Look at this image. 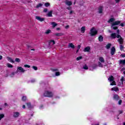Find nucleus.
<instances>
[{
  "instance_id": "nucleus-1",
  "label": "nucleus",
  "mask_w": 125,
  "mask_h": 125,
  "mask_svg": "<svg viewBox=\"0 0 125 125\" xmlns=\"http://www.w3.org/2000/svg\"><path fill=\"white\" fill-rule=\"evenodd\" d=\"M120 24L121 21H116L113 22L111 24V29H113V30H117L118 29V27L115 26L120 25Z\"/></svg>"
},
{
  "instance_id": "nucleus-2",
  "label": "nucleus",
  "mask_w": 125,
  "mask_h": 125,
  "mask_svg": "<svg viewBox=\"0 0 125 125\" xmlns=\"http://www.w3.org/2000/svg\"><path fill=\"white\" fill-rule=\"evenodd\" d=\"M43 95L44 97H52L53 96L52 92L49 91H45Z\"/></svg>"
},
{
  "instance_id": "nucleus-3",
  "label": "nucleus",
  "mask_w": 125,
  "mask_h": 125,
  "mask_svg": "<svg viewBox=\"0 0 125 125\" xmlns=\"http://www.w3.org/2000/svg\"><path fill=\"white\" fill-rule=\"evenodd\" d=\"M98 33V31L95 29V27H92L90 30V35L91 36H96Z\"/></svg>"
},
{
  "instance_id": "nucleus-4",
  "label": "nucleus",
  "mask_w": 125,
  "mask_h": 125,
  "mask_svg": "<svg viewBox=\"0 0 125 125\" xmlns=\"http://www.w3.org/2000/svg\"><path fill=\"white\" fill-rule=\"evenodd\" d=\"M115 79L113 76H110V85H117L116 83V82L114 81Z\"/></svg>"
},
{
  "instance_id": "nucleus-5",
  "label": "nucleus",
  "mask_w": 125,
  "mask_h": 125,
  "mask_svg": "<svg viewBox=\"0 0 125 125\" xmlns=\"http://www.w3.org/2000/svg\"><path fill=\"white\" fill-rule=\"evenodd\" d=\"M17 71L19 73H24L26 71V70L25 69H24V68H23V67H22L21 66H19L18 68Z\"/></svg>"
},
{
  "instance_id": "nucleus-6",
  "label": "nucleus",
  "mask_w": 125,
  "mask_h": 125,
  "mask_svg": "<svg viewBox=\"0 0 125 125\" xmlns=\"http://www.w3.org/2000/svg\"><path fill=\"white\" fill-rule=\"evenodd\" d=\"M115 52H116V48L114 46L111 47L110 49V54L111 55L113 56L115 54Z\"/></svg>"
},
{
  "instance_id": "nucleus-7",
  "label": "nucleus",
  "mask_w": 125,
  "mask_h": 125,
  "mask_svg": "<svg viewBox=\"0 0 125 125\" xmlns=\"http://www.w3.org/2000/svg\"><path fill=\"white\" fill-rule=\"evenodd\" d=\"M64 2L65 4L68 5V6H71V5L73 4L72 1H69L68 0H65V1Z\"/></svg>"
},
{
  "instance_id": "nucleus-8",
  "label": "nucleus",
  "mask_w": 125,
  "mask_h": 125,
  "mask_svg": "<svg viewBox=\"0 0 125 125\" xmlns=\"http://www.w3.org/2000/svg\"><path fill=\"white\" fill-rule=\"evenodd\" d=\"M36 19H37V20H38L39 21H40V22H42L45 20V19L44 18H41V17L40 16H36Z\"/></svg>"
},
{
  "instance_id": "nucleus-9",
  "label": "nucleus",
  "mask_w": 125,
  "mask_h": 125,
  "mask_svg": "<svg viewBox=\"0 0 125 125\" xmlns=\"http://www.w3.org/2000/svg\"><path fill=\"white\" fill-rule=\"evenodd\" d=\"M83 51L84 52H89V51H90V46L85 47L84 48Z\"/></svg>"
},
{
  "instance_id": "nucleus-10",
  "label": "nucleus",
  "mask_w": 125,
  "mask_h": 125,
  "mask_svg": "<svg viewBox=\"0 0 125 125\" xmlns=\"http://www.w3.org/2000/svg\"><path fill=\"white\" fill-rule=\"evenodd\" d=\"M13 117L14 118H18L20 115V113L18 112H15L13 113Z\"/></svg>"
},
{
  "instance_id": "nucleus-11",
  "label": "nucleus",
  "mask_w": 125,
  "mask_h": 125,
  "mask_svg": "<svg viewBox=\"0 0 125 125\" xmlns=\"http://www.w3.org/2000/svg\"><path fill=\"white\" fill-rule=\"evenodd\" d=\"M113 99L114 100L118 101L120 99V97H119V95H118V94H115L113 96Z\"/></svg>"
},
{
  "instance_id": "nucleus-12",
  "label": "nucleus",
  "mask_w": 125,
  "mask_h": 125,
  "mask_svg": "<svg viewBox=\"0 0 125 125\" xmlns=\"http://www.w3.org/2000/svg\"><path fill=\"white\" fill-rule=\"evenodd\" d=\"M99 13H103V6H100L98 9Z\"/></svg>"
},
{
  "instance_id": "nucleus-13",
  "label": "nucleus",
  "mask_w": 125,
  "mask_h": 125,
  "mask_svg": "<svg viewBox=\"0 0 125 125\" xmlns=\"http://www.w3.org/2000/svg\"><path fill=\"white\" fill-rule=\"evenodd\" d=\"M26 105L27 108L29 109V110H31V109L33 108V106H32V104H31V103H27L26 104Z\"/></svg>"
},
{
  "instance_id": "nucleus-14",
  "label": "nucleus",
  "mask_w": 125,
  "mask_h": 125,
  "mask_svg": "<svg viewBox=\"0 0 125 125\" xmlns=\"http://www.w3.org/2000/svg\"><path fill=\"white\" fill-rule=\"evenodd\" d=\"M7 59L9 62L11 63H14V61L11 58V57H7Z\"/></svg>"
},
{
  "instance_id": "nucleus-15",
  "label": "nucleus",
  "mask_w": 125,
  "mask_h": 125,
  "mask_svg": "<svg viewBox=\"0 0 125 125\" xmlns=\"http://www.w3.org/2000/svg\"><path fill=\"white\" fill-rule=\"evenodd\" d=\"M47 16H48V17H52L53 16H52V11H49L47 14Z\"/></svg>"
},
{
  "instance_id": "nucleus-16",
  "label": "nucleus",
  "mask_w": 125,
  "mask_h": 125,
  "mask_svg": "<svg viewBox=\"0 0 125 125\" xmlns=\"http://www.w3.org/2000/svg\"><path fill=\"white\" fill-rule=\"evenodd\" d=\"M99 61L101 62V63H104L105 60H104V58L102 57H100L99 59Z\"/></svg>"
},
{
  "instance_id": "nucleus-17",
  "label": "nucleus",
  "mask_w": 125,
  "mask_h": 125,
  "mask_svg": "<svg viewBox=\"0 0 125 125\" xmlns=\"http://www.w3.org/2000/svg\"><path fill=\"white\" fill-rule=\"evenodd\" d=\"M52 42L53 43H52L53 45L55 44V41L54 40H50L48 42V44H49V46H50V45L51 44Z\"/></svg>"
},
{
  "instance_id": "nucleus-18",
  "label": "nucleus",
  "mask_w": 125,
  "mask_h": 125,
  "mask_svg": "<svg viewBox=\"0 0 125 125\" xmlns=\"http://www.w3.org/2000/svg\"><path fill=\"white\" fill-rule=\"evenodd\" d=\"M118 42H119L120 44H123L124 43V41L123 40V38H121L118 40Z\"/></svg>"
},
{
  "instance_id": "nucleus-19",
  "label": "nucleus",
  "mask_w": 125,
  "mask_h": 125,
  "mask_svg": "<svg viewBox=\"0 0 125 125\" xmlns=\"http://www.w3.org/2000/svg\"><path fill=\"white\" fill-rule=\"evenodd\" d=\"M111 39H116L117 38V35H116V33H112L111 34Z\"/></svg>"
},
{
  "instance_id": "nucleus-20",
  "label": "nucleus",
  "mask_w": 125,
  "mask_h": 125,
  "mask_svg": "<svg viewBox=\"0 0 125 125\" xmlns=\"http://www.w3.org/2000/svg\"><path fill=\"white\" fill-rule=\"evenodd\" d=\"M112 91H119V88L118 87H115L111 88Z\"/></svg>"
},
{
  "instance_id": "nucleus-21",
  "label": "nucleus",
  "mask_w": 125,
  "mask_h": 125,
  "mask_svg": "<svg viewBox=\"0 0 125 125\" xmlns=\"http://www.w3.org/2000/svg\"><path fill=\"white\" fill-rule=\"evenodd\" d=\"M64 34L62 33H56L54 34V36H56V37H61V36H63Z\"/></svg>"
},
{
  "instance_id": "nucleus-22",
  "label": "nucleus",
  "mask_w": 125,
  "mask_h": 125,
  "mask_svg": "<svg viewBox=\"0 0 125 125\" xmlns=\"http://www.w3.org/2000/svg\"><path fill=\"white\" fill-rule=\"evenodd\" d=\"M81 33H84V32H85V26H83L82 28H81Z\"/></svg>"
},
{
  "instance_id": "nucleus-23",
  "label": "nucleus",
  "mask_w": 125,
  "mask_h": 125,
  "mask_svg": "<svg viewBox=\"0 0 125 125\" xmlns=\"http://www.w3.org/2000/svg\"><path fill=\"white\" fill-rule=\"evenodd\" d=\"M98 40L99 42H103V36H102V35L100 36L99 37Z\"/></svg>"
},
{
  "instance_id": "nucleus-24",
  "label": "nucleus",
  "mask_w": 125,
  "mask_h": 125,
  "mask_svg": "<svg viewBox=\"0 0 125 125\" xmlns=\"http://www.w3.org/2000/svg\"><path fill=\"white\" fill-rule=\"evenodd\" d=\"M69 47H71V48H75V45L73 44V43H69L68 44Z\"/></svg>"
},
{
  "instance_id": "nucleus-25",
  "label": "nucleus",
  "mask_w": 125,
  "mask_h": 125,
  "mask_svg": "<svg viewBox=\"0 0 125 125\" xmlns=\"http://www.w3.org/2000/svg\"><path fill=\"white\" fill-rule=\"evenodd\" d=\"M111 18L110 19V22L111 23H113V22H115V21L116 20L115 18H113V16H111Z\"/></svg>"
},
{
  "instance_id": "nucleus-26",
  "label": "nucleus",
  "mask_w": 125,
  "mask_h": 125,
  "mask_svg": "<svg viewBox=\"0 0 125 125\" xmlns=\"http://www.w3.org/2000/svg\"><path fill=\"white\" fill-rule=\"evenodd\" d=\"M22 101L25 102L27 100V97L25 96H22L21 98Z\"/></svg>"
},
{
  "instance_id": "nucleus-27",
  "label": "nucleus",
  "mask_w": 125,
  "mask_h": 125,
  "mask_svg": "<svg viewBox=\"0 0 125 125\" xmlns=\"http://www.w3.org/2000/svg\"><path fill=\"white\" fill-rule=\"evenodd\" d=\"M42 3H40L37 5V8H39V7H42Z\"/></svg>"
},
{
  "instance_id": "nucleus-28",
  "label": "nucleus",
  "mask_w": 125,
  "mask_h": 125,
  "mask_svg": "<svg viewBox=\"0 0 125 125\" xmlns=\"http://www.w3.org/2000/svg\"><path fill=\"white\" fill-rule=\"evenodd\" d=\"M7 66L8 68H13V65H12L11 64H10L9 63L7 64Z\"/></svg>"
},
{
  "instance_id": "nucleus-29",
  "label": "nucleus",
  "mask_w": 125,
  "mask_h": 125,
  "mask_svg": "<svg viewBox=\"0 0 125 125\" xmlns=\"http://www.w3.org/2000/svg\"><path fill=\"white\" fill-rule=\"evenodd\" d=\"M50 33H51V30L50 29H48L46 31L45 34H46V35H48V34H50Z\"/></svg>"
},
{
  "instance_id": "nucleus-30",
  "label": "nucleus",
  "mask_w": 125,
  "mask_h": 125,
  "mask_svg": "<svg viewBox=\"0 0 125 125\" xmlns=\"http://www.w3.org/2000/svg\"><path fill=\"white\" fill-rule=\"evenodd\" d=\"M3 118H4V114H0V121L1 120V119H3Z\"/></svg>"
},
{
  "instance_id": "nucleus-31",
  "label": "nucleus",
  "mask_w": 125,
  "mask_h": 125,
  "mask_svg": "<svg viewBox=\"0 0 125 125\" xmlns=\"http://www.w3.org/2000/svg\"><path fill=\"white\" fill-rule=\"evenodd\" d=\"M83 69L84 70H88V66L86 65V64H85L84 66H83Z\"/></svg>"
},
{
  "instance_id": "nucleus-32",
  "label": "nucleus",
  "mask_w": 125,
  "mask_h": 125,
  "mask_svg": "<svg viewBox=\"0 0 125 125\" xmlns=\"http://www.w3.org/2000/svg\"><path fill=\"white\" fill-rule=\"evenodd\" d=\"M52 25L53 26V27L55 28V27H56V25H57V24L55 22H52Z\"/></svg>"
},
{
  "instance_id": "nucleus-33",
  "label": "nucleus",
  "mask_w": 125,
  "mask_h": 125,
  "mask_svg": "<svg viewBox=\"0 0 125 125\" xmlns=\"http://www.w3.org/2000/svg\"><path fill=\"white\" fill-rule=\"evenodd\" d=\"M98 65H99V67H101V68L103 67V64H102L101 62H98Z\"/></svg>"
},
{
  "instance_id": "nucleus-34",
  "label": "nucleus",
  "mask_w": 125,
  "mask_h": 125,
  "mask_svg": "<svg viewBox=\"0 0 125 125\" xmlns=\"http://www.w3.org/2000/svg\"><path fill=\"white\" fill-rule=\"evenodd\" d=\"M44 5L46 7H48V6L50 5V3H49V2H46L45 3Z\"/></svg>"
},
{
  "instance_id": "nucleus-35",
  "label": "nucleus",
  "mask_w": 125,
  "mask_h": 125,
  "mask_svg": "<svg viewBox=\"0 0 125 125\" xmlns=\"http://www.w3.org/2000/svg\"><path fill=\"white\" fill-rule=\"evenodd\" d=\"M120 81L122 82V84L124 83V81H125V78L124 77H122Z\"/></svg>"
},
{
  "instance_id": "nucleus-36",
  "label": "nucleus",
  "mask_w": 125,
  "mask_h": 125,
  "mask_svg": "<svg viewBox=\"0 0 125 125\" xmlns=\"http://www.w3.org/2000/svg\"><path fill=\"white\" fill-rule=\"evenodd\" d=\"M81 59H83V57L80 56L76 58L77 61H79V60H81Z\"/></svg>"
},
{
  "instance_id": "nucleus-37",
  "label": "nucleus",
  "mask_w": 125,
  "mask_h": 125,
  "mask_svg": "<svg viewBox=\"0 0 125 125\" xmlns=\"http://www.w3.org/2000/svg\"><path fill=\"white\" fill-rule=\"evenodd\" d=\"M15 61L16 62H18V63H19V62H20L21 61L20 60V59L16 58L15 59Z\"/></svg>"
},
{
  "instance_id": "nucleus-38",
  "label": "nucleus",
  "mask_w": 125,
  "mask_h": 125,
  "mask_svg": "<svg viewBox=\"0 0 125 125\" xmlns=\"http://www.w3.org/2000/svg\"><path fill=\"white\" fill-rule=\"evenodd\" d=\"M24 67H25V68H31V66L28 64H25Z\"/></svg>"
},
{
  "instance_id": "nucleus-39",
  "label": "nucleus",
  "mask_w": 125,
  "mask_h": 125,
  "mask_svg": "<svg viewBox=\"0 0 125 125\" xmlns=\"http://www.w3.org/2000/svg\"><path fill=\"white\" fill-rule=\"evenodd\" d=\"M122 103H123V101L122 100H120L118 102V104L122 105Z\"/></svg>"
},
{
  "instance_id": "nucleus-40",
  "label": "nucleus",
  "mask_w": 125,
  "mask_h": 125,
  "mask_svg": "<svg viewBox=\"0 0 125 125\" xmlns=\"http://www.w3.org/2000/svg\"><path fill=\"white\" fill-rule=\"evenodd\" d=\"M106 48H107V49H109V48H110V43H108L106 45Z\"/></svg>"
},
{
  "instance_id": "nucleus-41",
  "label": "nucleus",
  "mask_w": 125,
  "mask_h": 125,
  "mask_svg": "<svg viewBox=\"0 0 125 125\" xmlns=\"http://www.w3.org/2000/svg\"><path fill=\"white\" fill-rule=\"evenodd\" d=\"M32 68L35 70V71H37L38 70V67L33 66H32Z\"/></svg>"
},
{
  "instance_id": "nucleus-42",
  "label": "nucleus",
  "mask_w": 125,
  "mask_h": 125,
  "mask_svg": "<svg viewBox=\"0 0 125 125\" xmlns=\"http://www.w3.org/2000/svg\"><path fill=\"white\" fill-rule=\"evenodd\" d=\"M120 50H123V49H124V46L123 45H120Z\"/></svg>"
},
{
  "instance_id": "nucleus-43",
  "label": "nucleus",
  "mask_w": 125,
  "mask_h": 125,
  "mask_svg": "<svg viewBox=\"0 0 125 125\" xmlns=\"http://www.w3.org/2000/svg\"><path fill=\"white\" fill-rule=\"evenodd\" d=\"M56 76H60V72H56L55 73Z\"/></svg>"
},
{
  "instance_id": "nucleus-44",
  "label": "nucleus",
  "mask_w": 125,
  "mask_h": 125,
  "mask_svg": "<svg viewBox=\"0 0 125 125\" xmlns=\"http://www.w3.org/2000/svg\"><path fill=\"white\" fill-rule=\"evenodd\" d=\"M116 38H117V39H121V38H122V36H121V35L118 34L117 36H116Z\"/></svg>"
},
{
  "instance_id": "nucleus-45",
  "label": "nucleus",
  "mask_w": 125,
  "mask_h": 125,
  "mask_svg": "<svg viewBox=\"0 0 125 125\" xmlns=\"http://www.w3.org/2000/svg\"><path fill=\"white\" fill-rule=\"evenodd\" d=\"M119 115H120V114H123V113H124V111L123 110H119Z\"/></svg>"
},
{
  "instance_id": "nucleus-46",
  "label": "nucleus",
  "mask_w": 125,
  "mask_h": 125,
  "mask_svg": "<svg viewBox=\"0 0 125 125\" xmlns=\"http://www.w3.org/2000/svg\"><path fill=\"white\" fill-rule=\"evenodd\" d=\"M66 9H67L68 10H71V9H72V7H71V6L67 7L66 8Z\"/></svg>"
},
{
  "instance_id": "nucleus-47",
  "label": "nucleus",
  "mask_w": 125,
  "mask_h": 125,
  "mask_svg": "<svg viewBox=\"0 0 125 125\" xmlns=\"http://www.w3.org/2000/svg\"><path fill=\"white\" fill-rule=\"evenodd\" d=\"M43 11V12H45V13L47 12V9H46V8L44 9Z\"/></svg>"
},
{
  "instance_id": "nucleus-48",
  "label": "nucleus",
  "mask_w": 125,
  "mask_h": 125,
  "mask_svg": "<svg viewBox=\"0 0 125 125\" xmlns=\"http://www.w3.org/2000/svg\"><path fill=\"white\" fill-rule=\"evenodd\" d=\"M121 57L122 58H124L125 57V54H121Z\"/></svg>"
},
{
  "instance_id": "nucleus-49",
  "label": "nucleus",
  "mask_w": 125,
  "mask_h": 125,
  "mask_svg": "<svg viewBox=\"0 0 125 125\" xmlns=\"http://www.w3.org/2000/svg\"><path fill=\"white\" fill-rule=\"evenodd\" d=\"M52 70H53V72H56V71H58V69H53Z\"/></svg>"
},
{
  "instance_id": "nucleus-50",
  "label": "nucleus",
  "mask_w": 125,
  "mask_h": 125,
  "mask_svg": "<svg viewBox=\"0 0 125 125\" xmlns=\"http://www.w3.org/2000/svg\"><path fill=\"white\" fill-rule=\"evenodd\" d=\"M120 26H121V27H124L125 26V24L123 23L120 24Z\"/></svg>"
},
{
  "instance_id": "nucleus-51",
  "label": "nucleus",
  "mask_w": 125,
  "mask_h": 125,
  "mask_svg": "<svg viewBox=\"0 0 125 125\" xmlns=\"http://www.w3.org/2000/svg\"><path fill=\"white\" fill-rule=\"evenodd\" d=\"M117 33L118 35H119L120 34V30L119 29L117 30Z\"/></svg>"
},
{
  "instance_id": "nucleus-52",
  "label": "nucleus",
  "mask_w": 125,
  "mask_h": 125,
  "mask_svg": "<svg viewBox=\"0 0 125 125\" xmlns=\"http://www.w3.org/2000/svg\"><path fill=\"white\" fill-rule=\"evenodd\" d=\"M25 108H26V105H25V104H23V105H22V108H23V109H25Z\"/></svg>"
},
{
  "instance_id": "nucleus-53",
  "label": "nucleus",
  "mask_w": 125,
  "mask_h": 125,
  "mask_svg": "<svg viewBox=\"0 0 125 125\" xmlns=\"http://www.w3.org/2000/svg\"><path fill=\"white\" fill-rule=\"evenodd\" d=\"M78 49H81V45H78Z\"/></svg>"
},
{
  "instance_id": "nucleus-54",
  "label": "nucleus",
  "mask_w": 125,
  "mask_h": 125,
  "mask_svg": "<svg viewBox=\"0 0 125 125\" xmlns=\"http://www.w3.org/2000/svg\"><path fill=\"white\" fill-rule=\"evenodd\" d=\"M120 0H115V1L117 3H118V2H120Z\"/></svg>"
},
{
  "instance_id": "nucleus-55",
  "label": "nucleus",
  "mask_w": 125,
  "mask_h": 125,
  "mask_svg": "<svg viewBox=\"0 0 125 125\" xmlns=\"http://www.w3.org/2000/svg\"><path fill=\"white\" fill-rule=\"evenodd\" d=\"M2 59V56L0 55V60H1Z\"/></svg>"
},
{
  "instance_id": "nucleus-56",
  "label": "nucleus",
  "mask_w": 125,
  "mask_h": 125,
  "mask_svg": "<svg viewBox=\"0 0 125 125\" xmlns=\"http://www.w3.org/2000/svg\"><path fill=\"white\" fill-rule=\"evenodd\" d=\"M4 105H5V106H8V104H7V103H5L4 104Z\"/></svg>"
},
{
  "instance_id": "nucleus-57",
  "label": "nucleus",
  "mask_w": 125,
  "mask_h": 125,
  "mask_svg": "<svg viewBox=\"0 0 125 125\" xmlns=\"http://www.w3.org/2000/svg\"><path fill=\"white\" fill-rule=\"evenodd\" d=\"M73 13V11H70L69 12V14H72Z\"/></svg>"
},
{
  "instance_id": "nucleus-58",
  "label": "nucleus",
  "mask_w": 125,
  "mask_h": 125,
  "mask_svg": "<svg viewBox=\"0 0 125 125\" xmlns=\"http://www.w3.org/2000/svg\"><path fill=\"white\" fill-rule=\"evenodd\" d=\"M68 28H69V25H66V26H65V28H66V29H68Z\"/></svg>"
},
{
  "instance_id": "nucleus-59",
  "label": "nucleus",
  "mask_w": 125,
  "mask_h": 125,
  "mask_svg": "<svg viewBox=\"0 0 125 125\" xmlns=\"http://www.w3.org/2000/svg\"><path fill=\"white\" fill-rule=\"evenodd\" d=\"M96 68V65L93 66V69H95Z\"/></svg>"
},
{
  "instance_id": "nucleus-60",
  "label": "nucleus",
  "mask_w": 125,
  "mask_h": 125,
  "mask_svg": "<svg viewBox=\"0 0 125 125\" xmlns=\"http://www.w3.org/2000/svg\"><path fill=\"white\" fill-rule=\"evenodd\" d=\"M56 30L57 31H59V30H60V28H57Z\"/></svg>"
},
{
  "instance_id": "nucleus-61",
  "label": "nucleus",
  "mask_w": 125,
  "mask_h": 125,
  "mask_svg": "<svg viewBox=\"0 0 125 125\" xmlns=\"http://www.w3.org/2000/svg\"><path fill=\"white\" fill-rule=\"evenodd\" d=\"M12 76H14V75H15V73L14 72H12Z\"/></svg>"
},
{
  "instance_id": "nucleus-62",
  "label": "nucleus",
  "mask_w": 125,
  "mask_h": 125,
  "mask_svg": "<svg viewBox=\"0 0 125 125\" xmlns=\"http://www.w3.org/2000/svg\"><path fill=\"white\" fill-rule=\"evenodd\" d=\"M73 4H74V5H75V4H76V0H75V1H74V2L73 3Z\"/></svg>"
},
{
  "instance_id": "nucleus-63",
  "label": "nucleus",
  "mask_w": 125,
  "mask_h": 125,
  "mask_svg": "<svg viewBox=\"0 0 125 125\" xmlns=\"http://www.w3.org/2000/svg\"><path fill=\"white\" fill-rule=\"evenodd\" d=\"M108 23H110V19H109L107 21Z\"/></svg>"
},
{
  "instance_id": "nucleus-64",
  "label": "nucleus",
  "mask_w": 125,
  "mask_h": 125,
  "mask_svg": "<svg viewBox=\"0 0 125 125\" xmlns=\"http://www.w3.org/2000/svg\"><path fill=\"white\" fill-rule=\"evenodd\" d=\"M123 125H125V122L123 123Z\"/></svg>"
}]
</instances>
